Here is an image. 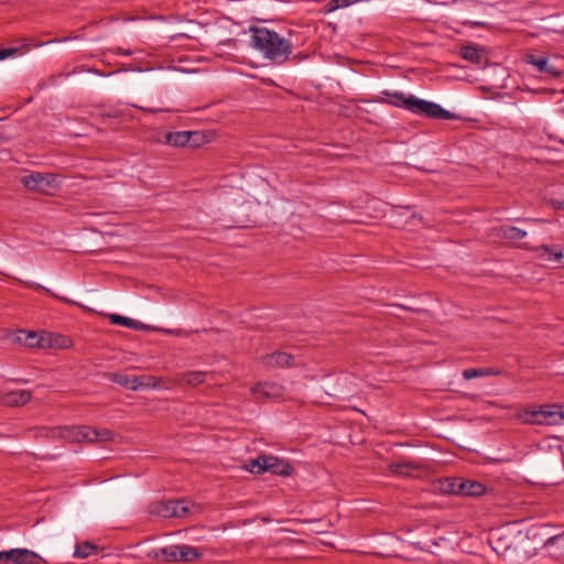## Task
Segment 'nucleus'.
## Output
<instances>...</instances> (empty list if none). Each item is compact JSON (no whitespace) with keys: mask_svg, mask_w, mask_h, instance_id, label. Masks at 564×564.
Wrapping results in <instances>:
<instances>
[{"mask_svg":"<svg viewBox=\"0 0 564 564\" xmlns=\"http://www.w3.org/2000/svg\"><path fill=\"white\" fill-rule=\"evenodd\" d=\"M251 46L259 51L267 59L281 65L288 62L293 52L290 40L282 37L278 32L263 26H251Z\"/></svg>","mask_w":564,"mask_h":564,"instance_id":"obj_1","label":"nucleus"},{"mask_svg":"<svg viewBox=\"0 0 564 564\" xmlns=\"http://www.w3.org/2000/svg\"><path fill=\"white\" fill-rule=\"evenodd\" d=\"M381 102L403 108L412 113L423 116L429 119L454 120L458 116L444 109L441 105L417 98L414 95H404L400 91H382Z\"/></svg>","mask_w":564,"mask_h":564,"instance_id":"obj_2","label":"nucleus"},{"mask_svg":"<svg viewBox=\"0 0 564 564\" xmlns=\"http://www.w3.org/2000/svg\"><path fill=\"white\" fill-rule=\"evenodd\" d=\"M149 511L162 518H182L188 512V506L185 500L158 501L150 505Z\"/></svg>","mask_w":564,"mask_h":564,"instance_id":"obj_3","label":"nucleus"},{"mask_svg":"<svg viewBox=\"0 0 564 564\" xmlns=\"http://www.w3.org/2000/svg\"><path fill=\"white\" fill-rule=\"evenodd\" d=\"M111 380L121 387L129 388L132 391L142 389V388H156L160 386L161 378L149 376V377H138V376H128L124 373H112Z\"/></svg>","mask_w":564,"mask_h":564,"instance_id":"obj_4","label":"nucleus"},{"mask_svg":"<svg viewBox=\"0 0 564 564\" xmlns=\"http://www.w3.org/2000/svg\"><path fill=\"white\" fill-rule=\"evenodd\" d=\"M56 176L53 174L32 173L21 178L23 186L30 191L46 193V191L55 185Z\"/></svg>","mask_w":564,"mask_h":564,"instance_id":"obj_5","label":"nucleus"},{"mask_svg":"<svg viewBox=\"0 0 564 564\" xmlns=\"http://www.w3.org/2000/svg\"><path fill=\"white\" fill-rule=\"evenodd\" d=\"M74 436L78 442L87 441L89 443L110 441L113 433L107 429H96L87 425L74 427Z\"/></svg>","mask_w":564,"mask_h":564,"instance_id":"obj_6","label":"nucleus"},{"mask_svg":"<svg viewBox=\"0 0 564 564\" xmlns=\"http://www.w3.org/2000/svg\"><path fill=\"white\" fill-rule=\"evenodd\" d=\"M200 137V133L197 131H176L166 134V142L173 147H196Z\"/></svg>","mask_w":564,"mask_h":564,"instance_id":"obj_7","label":"nucleus"},{"mask_svg":"<svg viewBox=\"0 0 564 564\" xmlns=\"http://www.w3.org/2000/svg\"><path fill=\"white\" fill-rule=\"evenodd\" d=\"M523 61L527 64L534 66L536 70L541 74H546L554 78L560 77L562 74L553 65L550 64L549 58L544 55H536L532 53L525 54Z\"/></svg>","mask_w":564,"mask_h":564,"instance_id":"obj_8","label":"nucleus"},{"mask_svg":"<svg viewBox=\"0 0 564 564\" xmlns=\"http://www.w3.org/2000/svg\"><path fill=\"white\" fill-rule=\"evenodd\" d=\"M261 360L265 367L270 368H289L294 365L293 355L279 350L262 356Z\"/></svg>","mask_w":564,"mask_h":564,"instance_id":"obj_9","label":"nucleus"},{"mask_svg":"<svg viewBox=\"0 0 564 564\" xmlns=\"http://www.w3.org/2000/svg\"><path fill=\"white\" fill-rule=\"evenodd\" d=\"M283 387L273 382H259L251 388L257 399H279L283 395Z\"/></svg>","mask_w":564,"mask_h":564,"instance_id":"obj_10","label":"nucleus"},{"mask_svg":"<svg viewBox=\"0 0 564 564\" xmlns=\"http://www.w3.org/2000/svg\"><path fill=\"white\" fill-rule=\"evenodd\" d=\"M532 250L538 253L540 260L564 265V252L558 246L541 245Z\"/></svg>","mask_w":564,"mask_h":564,"instance_id":"obj_11","label":"nucleus"},{"mask_svg":"<svg viewBox=\"0 0 564 564\" xmlns=\"http://www.w3.org/2000/svg\"><path fill=\"white\" fill-rule=\"evenodd\" d=\"M262 463L265 464V471H270L274 475L285 477L293 473V467L289 462L280 459L275 456L265 455V459H262Z\"/></svg>","mask_w":564,"mask_h":564,"instance_id":"obj_12","label":"nucleus"},{"mask_svg":"<svg viewBox=\"0 0 564 564\" xmlns=\"http://www.w3.org/2000/svg\"><path fill=\"white\" fill-rule=\"evenodd\" d=\"M14 341L29 348L44 347V338L33 330L19 329L15 333Z\"/></svg>","mask_w":564,"mask_h":564,"instance_id":"obj_13","label":"nucleus"},{"mask_svg":"<svg viewBox=\"0 0 564 564\" xmlns=\"http://www.w3.org/2000/svg\"><path fill=\"white\" fill-rule=\"evenodd\" d=\"M459 496L480 497L486 492V486L477 480L463 479L458 484Z\"/></svg>","mask_w":564,"mask_h":564,"instance_id":"obj_14","label":"nucleus"},{"mask_svg":"<svg viewBox=\"0 0 564 564\" xmlns=\"http://www.w3.org/2000/svg\"><path fill=\"white\" fill-rule=\"evenodd\" d=\"M32 398L29 390H17L4 393L1 397L2 404L7 406H20L26 404Z\"/></svg>","mask_w":564,"mask_h":564,"instance_id":"obj_15","label":"nucleus"},{"mask_svg":"<svg viewBox=\"0 0 564 564\" xmlns=\"http://www.w3.org/2000/svg\"><path fill=\"white\" fill-rule=\"evenodd\" d=\"M484 48L478 45H465L460 48L459 55L465 61H468L475 65H481L485 63Z\"/></svg>","mask_w":564,"mask_h":564,"instance_id":"obj_16","label":"nucleus"},{"mask_svg":"<svg viewBox=\"0 0 564 564\" xmlns=\"http://www.w3.org/2000/svg\"><path fill=\"white\" fill-rule=\"evenodd\" d=\"M557 405H546L543 408L542 425H557L564 422V413Z\"/></svg>","mask_w":564,"mask_h":564,"instance_id":"obj_17","label":"nucleus"},{"mask_svg":"<svg viewBox=\"0 0 564 564\" xmlns=\"http://www.w3.org/2000/svg\"><path fill=\"white\" fill-rule=\"evenodd\" d=\"M207 372L205 371H187L182 373L177 380L176 384H187L189 387H197L205 382Z\"/></svg>","mask_w":564,"mask_h":564,"instance_id":"obj_18","label":"nucleus"},{"mask_svg":"<svg viewBox=\"0 0 564 564\" xmlns=\"http://www.w3.org/2000/svg\"><path fill=\"white\" fill-rule=\"evenodd\" d=\"M153 557L164 562H178V545H169L153 551Z\"/></svg>","mask_w":564,"mask_h":564,"instance_id":"obj_19","label":"nucleus"},{"mask_svg":"<svg viewBox=\"0 0 564 564\" xmlns=\"http://www.w3.org/2000/svg\"><path fill=\"white\" fill-rule=\"evenodd\" d=\"M519 420L525 424H538L542 425L541 417H543V408L536 409H523L518 414Z\"/></svg>","mask_w":564,"mask_h":564,"instance_id":"obj_20","label":"nucleus"},{"mask_svg":"<svg viewBox=\"0 0 564 564\" xmlns=\"http://www.w3.org/2000/svg\"><path fill=\"white\" fill-rule=\"evenodd\" d=\"M45 560L37 553L28 549H18V556L15 564H45Z\"/></svg>","mask_w":564,"mask_h":564,"instance_id":"obj_21","label":"nucleus"},{"mask_svg":"<svg viewBox=\"0 0 564 564\" xmlns=\"http://www.w3.org/2000/svg\"><path fill=\"white\" fill-rule=\"evenodd\" d=\"M99 551V546L89 542H78L75 546L74 556L78 558H87L93 554H97Z\"/></svg>","mask_w":564,"mask_h":564,"instance_id":"obj_22","label":"nucleus"},{"mask_svg":"<svg viewBox=\"0 0 564 564\" xmlns=\"http://www.w3.org/2000/svg\"><path fill=\"white\" fill-rule=\"evenodd\" d=\"M109 321H110L111 324L122 325V326H126V327H129V328H132V329H143L145 327L139 321H135V319H132V318H129V317H126V316H121V315H118V314H111L109 316Z\"/></svg>","mask_w":564,"mask_h":564,"instance_id":"obj_23","label":"nucleus"},{"mask_svg":"<svg viewBox=\"0 0 564 564\" xmlns=\"http://www.w3.org/2000/svg\"><path fill=\"white\" fill-rule=\"evenodd\" d=\"M200 556L198 549L191 545H178V562L188 563L193 562Z\"/></svg>","mask_w":564,"mask_h":564,"instance_id":"obj_24","label":"nucleus"},{"mask_svg":"<svg viewBox=\"0 0 564 564\" xmlns=\"http://www.w3.org/2000/svg\"><path fill=\"white\" fill-rule=\"evenodd\" d=\"M500 371L495 368H468L463 371V378L465 380H470L477 377L484 376H497Z\"/></svg>","mask_w":564,"mask_h":564,"instance_id":"obj_25","label":"nucleus"},{"mask_svg":"<svg viewBox=\"0 0 564 564\" xmlns=\"http://www.w3.org/2000/svg\"><path fill=\"white\" fill-rule=\"evenodd\" d=\"M500 231H501V236L505 239L512 240V241L520 240L527 236V231H524L518 227H514V226H503L500 228Z\"/></svg>","mask_w":564,"mask_h":564,"instance_id":"obj_26","label":"nucleus"},{"mask_svg":"<svg viewBox=\"0 0 564 564\" xmlns=\"http://www.w3.org/2000/svg\"><path fill=\"white\" fill-rule=\"evenodd\" d=\"M459 482H460V478L447 477V478H444L443 480H440V489L445 494L459 496V491H458Z\"/></svg>","mask_w":564,"mask_h":564,"instance_id":"obj_27","label":"nucleus"},{"mask_svg":"<svg viewBox=\"0 0 564 564\" xmlns=\"http://www.w3.org/2000/svg\"><path fill=\"white\" fill-rule=\"evenodd\" d=\"M419 466L412 462H404V463H394L390 464L389 469L392 474L395 475H402V476H409L410 469H417Z\"/></svg>","mask_w":564,"mask_h":564,"instance_id":"obj_28","label":"nucleus"},{"mask_svg":"<svg viewBox=\"0 0 564 564\" xmlns=\"http://www.w3.org/2000/svg\"><path fill=\"white\" fill-rule=\"evenodd\" d=\"M265 459V455H260L256 459H250L246 464V469L252 474H262L265 471V464L262 463Z\"/></svg>","mask_w":564,"mask_h":564,"instance_id":"obj_29","label":"nucleus"},{"mask_svg":"<svg viewBox=\"0 0 564 564\" xmlns=\"http://www.w3.org/2000/svg\"><path fill=\"white\" fill-rule=\"evenodd\" d=\"M28 286L33 289V290H42L44 291L45 293L50 294L51 296L55 297V299H58L59 301L64 302V303H67V304H73V305H76L77 303L69 300V299H66V297H63V296H59L55 293H53L51 290L44 288L43 285L41 284H37L35 282H31V283H28Z\"/></svg>","mask_w":564,"mask_h":564,"instance_id":"obj_30","label":"nucleus"},{"mask_svg":"<svg viewBox=\"0 0 564 564\" xmlns=\"http://www.w3.org/2000/svg\"><path fill=\"white\" fill-rule=\"evenodd\" d=\"M17 556H18V549H12L9 551H0V563L1 564H8V563H17Z\"/></svg>","mask_w":564,"mask_h":564,"instance_id":"obj_31","label":"nucleus"},{"mask_svg":"<svg viewBox=\"0 0 564 564\" xmlns=\"http://www.w3.org/2000/svg\"><path fill=\"white\" fill-rule=\"evenodd\" d=\"M28 45H22L20 47H6V48H0V61L7 58V57H10V56H13L15 55L17 53H19L22 48L26 47Z\"/></svg>","mask_w":564,"mask_h":564,"instance_id":"obj_32","label":"nucleus"},{"mask_svg":"<svg viewBox=\"0 0 564 564\" xmlns=\"http://www.w3.org/2000/svg\"><path fill=\"white\" fill-rule=\"evenodd\" d=\"M557 545L564 549V532L561 534L549 538L545 542V546Z\"/></svg>","mask_w":564,"mask_h":564,"instance_id":"obj_33","label":"nucleus"},{"mask_svg":"<svg viewBox=\"0 0 564 564\" xmlns=\"http://www.w3.org/2000/svg\"><path fill=\"white\" fill-rule=\"evenodd\" d=\"M63 343L59 345L61 347H68L70 340L67 337H61Z\"/></svg>","mask_w":564,"mask_h":564,"instance_id":"obj_34","label":"nucleus"},{"mask_svg":"<svg viewBox=\"0 0 564 564\" xmlns=\"http://www.w3.org/2000/svg\"><path fill=\"white\" fill-rule=\"evenodd\" d=\"M553 204L556 208H564V199L562 202L555 200Z\"/></svg>","mask_w":564,"mask_h":564,"instance_id":"obj_35","label":"nucleus"},{"mask_svg":"<svg viewBox=\"0 0 564 564\" xmlns=\"http://www.w3.org/2000/svg\"><path fill=\"white\" fill-rule=\"evenodd\" d=\"M4 138L0 135V144L3 142Z\"/></svg>","mask_w":564,"mask_h":564,"instance_id":"obj_36","label":"nucleus"}]
</instances>
